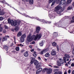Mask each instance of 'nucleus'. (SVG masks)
I'll use <instances>...</instances> for the list:
<instances>
[{"label": "nucleus", "instance_id": "9d476101", "mask_svg": "<svg viewBox=\"0 0 74 74\" xmlns=\"http://www.w3.org/2000/svg\"><path fill=\"white\" fill-rule=\"evenodd\" d=\"M57 0H49V3H52V1H53V2L52 3V4L51 5V6H52V5H54V4L56 3Z\"/></svg>", "mask_w": 74, "mask_h": 74}, {"label": "nucleus", "instance_id": "3c124183", "mask_svg": "<svg viewBox=\"0 0 74 74\" xmlns=\"http://www.w3.org/2000/svg\"><path fill=\"white\" fill-rule=\"evenodd\" d=\"M23 4H25V1H24V0H23Z\"/></svg>", "mask_w": 74, "mask_h": 74}, {"label": "nucleus", "instance_id": "4d7b16f0", "mask_svg": "<svg viewBox=\"0 0 74 74\" xmlns=\"http://www.w3.org/2000/svg\"><path fill=\"white\" fill-rule=\"evenodd\" d=\"M29 47L30 48H32V46H29Z\"/></svg>", "mask_w": 74, "mask_h": 74}, {"label": "nucleus", "instance_id": "69168bd1", "mask_svg": "<svg viewBox=\"0 0 74 74\" xmlns=\"http://www.w3.org/2000/svg\"><path fill=\"white\" fill-rule=\"evenodd\" d=\"M26 1L27 2H28L29 1V0H26Z\"/></svg>", "mask_w": 74, "mask_h": 74}, {"label": "nucleus", "instance_id": "aec40b11", "mask_svg": "<svg viewBox=\"0 0 74 74\" xmlns=\"http://www.w3.org/2000/svg\"><path fill=\"white\" fill-rule=\"evenodd\" d=\"M24 56H25V57L28 56V55H29V54H28V51H26L25 53H24Z\"/></svg>", "mask_w": 74, "mask_h": 74}, {"label": "nucleus", "instance_id": "6e6552de", "mask_svg": "<svg viewBox=\"0 0 74 74\" xmlns=\"http://www.w3.org/2000/svg\"><path fill=\"white\" fill-rule=\"evenodd\" d=\"M35 60V58H33L32 59V60L31 61L30 63L31 64H30V66H29V67H31V68H33V65H32V64H33V62L34 63V62Z\"/></svg>", "mask_w": 74, "mask_h": 74}, {"label": "nucleus", "instance_id": "13d9d810", "mask_svg": "<svg viewBox=\"0 0 74 74\" xmlns=\"http://www.w3.org/2000/svg\"><path fill=\"white\" fill-rule=\"evenodd\" d=\"M65 66H66L67 67V66H68V64H65Z\"/></svg>", "mask_w": 74, "mask_h": 74}, {"label": "nucleus", "instance_id": "79ce46f5", "mask_svg": "<svg viewBox=\"0 0 74 74\" xmlns=\"http://www.w3.org/2000/svg\"><path fill=\"white\" fill-rule=\"evenodd\" d=\"M3 33H6V29H5L3 31Z\"/></svg>", "mask_w": 74, "mask_h": 74}, {"label": "nucleus", "instance_id": "c756f323", "mask_svg": "<svg viewBox=\"0 0 74 74\" xmlns=\"http://www.w3.org/2000/svg\"><path fill=\"white\" fill-rule=\"evenodd\" d=\"M72 0H67V4H70V3H71Z\"/></svg>", "mask_w": 74, "mask_h": 74}, {"label": "nucleus", "instance_id": "5701e85b", "mask_svg": "<svg viewBox=\"0 0 74 74\" xmlns=\"http://www.w3.org/2000/svg\"><path fill=\"white\" fill-rule=\"evenodd\" d=\"M53 37H57L58 36V33L56 32H54L53 34Z\"/></svg>", "mask_w": 74, "mask_h": 74}, {"label": "nucleus", "instance_id": "0e129e2a", "mask_svg": "<svg viewBox=\"0 0 74 74\" xmlns=\"http://www.w3.org/2000/svg\"><path fill=\"white\" fill-rule=\"evenodd\" d=\"M58 1H60V2L61 3V1H62V0H58Z\"/></svg>", "mask_w": 74, "mask_h": 74}, {"label": "nucleus", "instance_id": "49530a36", "mask_svg": "<svg viewBox=\"0 0 74 74\" xmlns=\"http://www.w3.org/2000/svg\"><path fill=\"white\" fill-rule=\"evenodd\" d=\"M68 72L69 74H70V73H71V70H70V69L69 70H68Z\"/></svg>", "mask_w": 74, "mask_h": 74}, {"label": "nucleus", "instance_id": "a18cd8bd", "mask_svg": "<svg viewBox=\"0 0 74 74\" xmlns=\"http://www.w3.org/2000/svg\"><path fill=\"white\" fill-rule=\"evenodd\" d=\"M47 36H48V35H47V34H45V36H43V37H44L45 38H46V37H47Z\"/></svg>", "mask_w": 74, "mask_h": 74}, {"label": "nucleus", "instance_id": "bb28decb", "mask_svg": "<svg viewBox=\"0 0 74 74\" xmlns=\"http://www.w3.org/2000/svg\"><path fill=\"white\" fill-rule=\"evenodd\" d=\"M4 48L6 51H7L8 49V47L6 46H4Z\"/></svg>", "mask_w": 74, "mask_h": 74}, {"label": "nucleus", "instance_id": "052dcab7", "mask_svg": "<svg viewBox=\"0 0 74 74\" xmlns=\"http://www.w3.org/2000/svg\"><path fill=\"white\" fill-rule=\"evenodd\" d=\"M54 67H55V68H58V67L57 66H54Z\"/></svg>", "mask_w": 74, "mask_h": 74}, {"label": "nucleus", "instance_id": "c03bdc74", "mask_svg": "<svg viewBox=\"0 0 74 74\" xmlns=\"http://www.w3.org/2000/svg\"><path fill=\"white\" fill-rule=\"evenodd\" d=\"M3 19V18L2 17H0V21H2Z\"/></svg>", "mask_w": 74, "mask_h": 74}, {"label": "nucleus", "instance_id": "6e6d98bb", "mask_svg": "<svg viewBox=\"0 0 74 74\" xmlns=\"http://www.w3.org/2000/svg\"><path fill=\"white\" fill-rule=\"evenodd\" d=\"M1 10V6L0 5V11Z\"/></svg>", "mask_w": 74, "mask_h": 74}, {"label": "nucleus", "instance_id": "f704fd0d", "mask_svg": "<svg viewBox=\"0 0 74 74\" xmlns=\"http://www.w3.org/2000/svg\"><path fill=\"white\" fill-rule=\"evenodd\" d=\"M72 19L73 20L71 21V23H73V22H74V16L72 17Z\"/></svg>", "mask_w": 74, "mask_h": 74}, {"label": "nucleus", "instance_id": "ea45409f", "mask_svg": "<svg viewBox=\"0 0 74 74\" xmlns=\"http://www.w3.org/2000/svg\"><path fill=\"white\" fill-rule=\"evenodd\" d=\"M63 2L62 3L60 4V5H63V4H65V1H63Z\"/></svg>", "mask_w": 74, "mask_h": 74}, {"label": "nucleus", "instance_id": "58836bf2", "mask_svg": "<svg viewBox=\"0 0 74 74\" xmlns=\"http://www.w3.org/2000/svg\"><path fill=\"white\" fill-rule=\"evenodd\" d=\"M18 46H20V47H23V45L22 44H18Z\"/></svg>", "mask_w": 74, "mask_h": 74}, {"label": "nucleus", "instance_id": "5fc2aeb1", "mask_svg": "<svg viewBox=\"0 0 74 74\" xmlns=\"http://www.w3.org/2000/svg\"><path fill=\"white\" fill-rule=\"evenodd\" d=\"M38 59H39V60H41V58H40V57H38Z\"/></svg>", "mask_w": 74, "mask_h": 74}, {"label": "nucleus", "instance_id": "f8f14e48", "mask_svg": "<svg viewBox=\"0 0 74 74\" xmlns=\"http://www.w3.org/2000/svg\"><path fill=\"white\" fill-rule=\"evenodd\" d=\"M42 69L41 68H39L38 69L36 72V74H38L40 73H41L42 71Z\"/></svg>", "mask_w": 74, "mask_h": 74}, {"label": "nucleus", "instance_id": "0eeeda50", "mask_svg": "<svg viewBox=\"0 0 74 74\" xmlns=\"http://www.w3.org/2000/svg\"><path fill=\"white\" fill-rule=\"evenodd\" d=\"M54 25H56L57 27H62V28H64V25H61V23L59 24L56 23L55 24H54Z\"/></svg>", "mask_w": 74, "mask_h": 74}, {"label": "nucleus", "instance_id": "1a4fd4ad", "mask_svg": "<svg viewBox=\"0 0 74 74\" xmlns=\"http://www.w3.org/2000/svg\"><path fill=\"white\" fill-rule=\"evenodd\" d=\"M48 50L47 49H43V50L41 51V52L40 53V55H43V53H46L47 51H48Z\"/></svg>", "mask_w": 74, "mask_h": 74}, {"label": "nucleus", "instance_id": "8fccbe9b", "mask_svg": "<svg viewBox=\"0 0 74 74\" xmlns=\"http://www.w3.org/2000/svg\"><path fill=\"white\" fill-rule=\"evenodd\" d=\"M32 44H35V42L34 41H33L32 42Z\"/></svg>", "mask_w": 74, "mask_h": 74}, {"label": "nucleus", "instance_id": "393cba45", "mask_svg": "<svg viewBox=\"0 0 74 74\" xmlns=\"http://www.w3.org/2000/svg\"><path fill=\"white\" fill-rule=\"evenodd\" d=\"M4 14V12H3V10L0 11V15H3Z\"/></svg>", "mask_w": 74, "mask_h": 74}, {"label": "nucleus", "instance_id": "4468645a", "mask_svg": "<svg viewBox=\"0 0 74 74\" xmlns=\"http://www.w3.org/2000/svg\"><path fill=\"white\" fill-rule=\"evenodd\" d=\"M42 64V63L41 62H40L38 63V64L37 66H36V69H38V68L40 67L41 66V65Z\"/></svg>", "mask_w": 74, "mask_h": 74}, {"label": "nucleus", "instance_id": "bf43d9fd", "mask_svg": "<svg viewBox=\"0 0 74 74\" xmlns=\"http://www.w3.org/2000/svg\"><path fill=\"white\" fill-rule=\"evenodd\" d=\"M65 60H66V61H69V59H67L66 60L65 59Z\"/></svg>", "mask_w": 74, "mask_h": 74}, {"label": "nucleus", "instance_id": "4c0bfd02", "mask_svg": "<svg viewBox=\"0 0 74 74\" xmlns=\"http://www.w3.org/2000/svg\"><path fill=\"white\" fill-rule=\"evenodd\" d=\"M56 12L58 14H60V13H61V12L59 11V10H57V11H56Z\"/></svg>", "mask_w": 74, "mask_h": 74}, {"label": "nucleus", "instance_id": "37998d69", "mask_svg": "<svg viewBox=\"0 0 74 74\" xmlns=\"http://www.w3.org/2000/svg\"><path fill=\"white\" fill-rule=\"evenodd\" d=\"M57 50L58 51H59V46L58 45H57Z\"/></svg>", "mask_w": 74, "mask_h": 74}, {"label": "nucleus", "instance_id": "20e7f679", "mask_svg": "<svg viewBox=\"0 0 74 74\" xmlns=\"http://www.w3.org/2000/svg\"><path fill=\"white\" fill-rule=\"evenodd\" d=\"M64 60L63 59H60L57 61V64L59 66H60L61 65L64 63V61L65 62V57H64Z\"/></svg>", "mask_w": 74, "mask_h": 74}, {"label": "nucleus", "instance_id": "dca6fc26", "mask_svg": "<svg viewBox=\"0 0 74 74\" xmlns=\"http://www.w3.org/2000/svg\"><path fill=\"white\" fill-rule=\"evenodd\" d=\"M40 30V28L39 27H36V33H38Z\"/></svg>", "mask_w": 74, "mask_h": 74}, {"label": "nucleus", "instance_id": "2eb2a0df", "mask_svg": "<svg viewBox=\"0 0 74 74\" xmlns=\"http://www.w3.org/2000/svg\"><path fill=\"white\" fill-rule=\"evenodd\" d=\"M56 51L54 50H53L51 51V55H53V56H54L55 55H56Z\"/></svg>", "mask_w": 74, "mask_h": 74}, {"label": "nucleus", "instance_id": "a19ab883", "mask_svg": "<svg viewBox=\"0 0 74 74\" xmlns=\"http://www.w3.org/2000/svg\"><path fill=\"white\" fill-rule=\"evenodd\" d=\"M4 27L5 28V29H6L7 30L8 29V27L7 25H5Z\"/></svg>", "mask_w": 74, "mask_h": 74}, {"label": "nucleus", "instance_id": "f257e3e1", "mask_svg": "<svg viewBox=\"0 0 74 74\" xmlns=\"http://www.w3.org/2000/svg\"><path fill=\"white\" fill-rule=\"evenodd\" d=\"M42 36H43L42 34H37L36 36L33 35L32 36V34H29L27 37V40L28 42H31L32 40H34L35 41H36L37 39L39 40L41 38Z\"/></svg>", "mask_w": 74, "mask_h": 74}, {"label": "nucleus", "instance_id": "7c9ffc66", "mask_svg": "<svg viewBox=\"0 0 74 74\" xmlns=\"http://www.w3.org/2000/svg\"><path fill=\"white\" fill-rule=\"evenodd\" d=\"M15 50L16 51H19V47H17L15 48Z\"/></svg>", "mask_w": 74, "mask_h": 74}, {"label": "nucleus", "instance_id": "ddd939ff", "mask_svg": "<svg viewBox=\"0 0 74 74\" xmlns=\"http://www.w3.org/2000/svg\"><path fill=\"white\" fill-rule=\"evenodd\" d=\"M52 69H49L47 70V74H51L52 73Z\"/></svg>", "mask_w": 74, "mask_h": 74}, {"label": "nucleus", "instance_id": "a211bd4d", "mask_svg": "<svg viewBox=\"0 0 74 74\" xmlns=\"http://www.w3.org/2000/svg\"><path fill=\"white\" fill-rule=\"evenodd\" d=\"M0 2L1 3H3V4H4V3H5V4L6 5H9V4H8L7 3H6L5 2V1H2L1 0H0Z\"/></svg>", "mask_w": 74, "mask_h": 74}, {"label": "nucleus", "instance_id": "423d86ee", "mask_svg": "<svg viewBox=\"0 0 74 74\" xmlns=\"http://www.w3.org/2000/svg\"><path fill=\"white\" fill-rule=\"evenodd\" d=\"M62 8V7L60 6V5H58L55 8V11H57L58 10H61Z\"/></svg>", "mask_w": 74, "mask_h": 74}, {"label": "nucleus", "instance_id": "412c9836", "mask_svg": "<svg viewBox=\"0 0 74 74\" xmlns=\"http://www.w3.org/2000/svg\"><path fill=\"white\" fill-rule=\"evenodd\" d=\"M15 26V28L14 30L16 32H18L19 30V27L18 26Z\"/></svg>", "mask_w": 74, "mask_h": 74}, {"label": "nucleus", "instance_id": "b1692460", "mask_svg": "<svg viewBox=\"0 0 74 74\" xmlns=\"http://www.w3.org/2000/svg\"><path fill=\"white\" fill-rule=\"evenodd\" d=\"M43 45H44V42L43 41H42L40 43V45L41 47H42Z\"/></svg>", "mask_w": 74, "mask_h": 74}, {"label": "nucleus", "instance_id": "c85d7f7f", "mask_svg": "<svg viewBox=\"0 0 74 74\" xmlns=\"http://www.w3.org/2000/svg\"><path fill=\"white\" fill-rule=\"evenodd\" d=\"M33 56L34 57H36L37 56V54L36 53V51H34V54H33Z\"/></svg>", "mask_w": 74, "mask_h": 74}, {"label": "nucleus", "instance_id": "e2e57ef3", "mask_svg": "<svg viewBox=\"0 0 74 74\" xmlns=\"http://www.w3.org/2000/svg\"><path fill=\"white\" fill-rule=\"evenodd\" d=\"M72 5L73 6H74V2L72 3Z\"/></svg>", "mask_w": 74, "mask_h": 74}, {"label": "nucleus", "instance_id": "338daca9", "mask_svg": "<svg viewBox=\"0 0 74 74\" xmlns=\"http://www.w3.org/2000/svg\"><path fill=\"white\" fill-rule=\"evenodd\" d=\"M70 61H69V62H68V64H69V63H70Z\"/></svg>", "mask_w": 74, "mask_h": 74}, {"label": "nucleus", "instance_id": "9b49d317", "mask_svg": "<svg viewBox=\"0 0 74 74\" xmlns=\"http://www.w3.org/2000/svg\"><path fill=\"white\" fill-rule=\"evenodd\" d=\"M49 16L51 19H53L55 18V14L52 13L51 14H49Z\"/></svg>", "mask_w": 74, "mask_h": 74}, {"label": "nucleus", "instance_id": "864d4df0", "mask_svg": "<svg viewBox=\"0 0 74 74\" xmlns=\"http://www.w3.org/2000/svg\"><path fill=\"white\" fill-rule=\"evenodd\" d=\"M31 52H33L34 51V49H32V50H31Z\"/></svg>", "mask_w": 74, "mask_h": 74}, {"label": "nucleus", "instance_id": "c9c22d12", "mask_svg": "<svg viewBox=\"0 0 74 74\" xmlns=\"http://www.w3.org/2000/svg\"><path fill=\"white\" fill-rule=\"evenodd\" d=\"M72 9V6H69L67 8V10H71Z\"/></svg>", "mask_w": 74, "mask_h": 74}, {"label": "nucleus", "instance_id": "680f3d73", "mask_svg": "<svg viewBox=\"0 0 74 74\" xmlns=\"http://www.w3.org/2000/svg\"><path fill=\"white\" fill-rule=\"evenodd\" d=\"M72 74H74V70L72 71Z\"/></svg>", "mask_w": 74, "mask_h": 74}, {"label": "nucleus", "instance_id": "473e14b6", "mask_svg": "<svg viewBox=\"0 0 74 74\" xmlns=\"http://www.w3.org/2000/svg\"><path fill=\"white\" fill-rule=\"evenodd\" d=\"M1 25L0 24V32H1L3 30V27H1Z\"/></svg>", "mask_w": 74, "mask_h": 74}, {"label": "nucleus", "instance_id": "f3484780", "mask_svg": "<svg viewBox=\"0 0 74 74\" xmlns=\"http://www.w3.org/2000/svg\"><path fill=\"white\" fill-rule=\"evenodd\" d=\"M10 38V36H6L5 37L3 38V41H6L7 40V38Z\"/></svg>", "mask_w": 74, "mask_h": 74}, {"label": "nucleus", "instance_id": "72a5a7b5", "mask_svg": "<svg viewBox=\"0 0 74 74\" xmlns=\"http://www.w3.org/2000/svg\"><path fill=\"white\" fill-rule=\"evenodd\" d=\"M52 45L53 46L55 47L56 46V43L55 42H53L52 44Z\"/></svg>", "mask_w": 74, "mask_h": 74}, {"label": "nucleus", "instance_id": "09e8293b", "mask_svg": "<svg viewBox=\"0 0 74 74\" xmlns=\"http://www.w3.org/2000/svg\"><path fill=\"white\" fill-rule=\"evenodd\" d=\"M72 53V54H73V55H74V49H73Z\"/></svg>", "mask_w": 74, "mask_h": 74}, {"label": "nucleus", "instance_id": "6ab92c4d", "mask_svg": "<svg viewBox=\"0 0 74 74\" xmlns=\"http://www.w3.org/2000/svg\"><path fill=\"white\" fill-rule=\"evenodd\" d=\"M34 64L36 66H38V62L37 60H35V61H34Z\"/></svg>", "mask_w": 74, "mask_h": 74}, {"label": "nucleus", "instance_id": "de8ad7c7", "mask_svg": "<svg viewBox=\"0 0 74 74\" xmlns=\"http://www.w3.org/2000/svg\"><path fill=\"white\" fill-rule=\"evenodd\" d=\"M71 66L72 67H74V63H72L71 65Z\"/></svg>", "mask_w": 74, "mask_h": 74}, {"label": "nucleus", "instance_id": "f03ea898", "mask_svg": "<svg viewBox=\"0 0 74 74\" xmlns=\"http://www.w3.org/2000/svg\"><path fill=\"white\" fill-rule=\"evenodd\" d=\"M8 23H10L12 26H18L19 24L21 23V21L18 20H15L14 21L13 20H11V19H9L8 20Z\"/></svg>", "mask_w": 74, "mask_h": 74}, {"label": "nucleus", "instance_id": "2f4dec72", "mask_svg": "<svg viewBox=\"0 0 74 74\" xmlns=\"http://www.w3.org/2000/svg\"><path fill=\"white\" fill-rule=\"evenodd\" d=\"M45 57H48L49 56V53H47L45 55Z\"/></svg>", "mask_w": 74, "mask_h": 74}, {"label": "nucleus", "instance_id": "cd10ccee", "mask_svg": "<svg viewBox=\"0 0 74 74\" xmlns=\"http://www.w3.org/2000/svg\"><path fill=\"white\" fill-rule=\"evenodd\" d=\"M65 58L67 59V58H70V56L67 54H65Z\"/></svg>", "mask_w": 74, "mask_h": 74}, {"label": "nucleus", "instance_id": "e433bc0d", "mask_svg": "<svg viewBox=\"0 0 74 74\" xmlns=\"http://www.w3.org/2000/svg\"><path fill=\"white\" fill-rule=\"evenodd\" d=\"M48 69L47 68H44V69H43V72H45V71H47V70H48Z\"/></svg>", "mask_w": 74, "mask_h": 74}, {"label": "nucleus", "instance_id": "774afa93", "mask_svg": "<svg viewBox=\"0 0 74 74\" xmlns=\"http://www.w3.org/2000/svg\"><path fill=\"white\" fill-rule=\"evenodd\" d=\"M49 66H50V67H51V66H51V65H50V64H49Z\"/></svg>", "mask_w": 74, "mask_h": 74}, {"label": "nucleus", "instance_id": "a878e982", "mask_svg": "<svg viewBox=\"0 0 74 74\" xmlns=\"http://www.w3.org/2000/svg\"><path fill=\"white\" fill-rule=\"evenodd\" d=\"M22 35V32H19L17 34V37H20Z\"/></svg>", "mask_w": 74, "mask_h": 74}, {"label": "nucleus", "instance_id": "4be33fe9", "mask_svg": "<svg viewBox=\"0 0 74 74\" xmlns=\"http://www.w3.org/2000/svg\"><path fill=\"white\" fill-rule=\"evenodd\" d=\"M29 3L30 4H33L34 3V0H29Z\"/></svg>", "mask_w": 74, "mask_h": 74}, {"label": "nucleus", "instance_id": "603ef678", "mask_svg": "<svg viewBox=\"0 0 74 74\" xmlns=\"http://www.w3.org/2000/svg\"><path fill=\"white\" fill-rule=\"evenodd\" d=\"M25 51L24 50H21V52L22 53L23 52Z\"/></svg>", "mask_w": 74, "mask_h": 74}, {"label": "nucleus", "instance_id": "39448f33", "mask_svg": "<svg viewBox=\"0 0 74 74\" xmlns=\"http://www.w3.org/2000/svg\"><path fill=\"white\" fill-rule=\"evenodd\" d=\"M26 36L25 34H23V35H22L21 38H20V42L21 43L24 42V41H25V38H26Z\"/></svg>", "mask_w": 74, "mask_h": 74}, {"label": "nucleus", "instance_id": "7ed1b4c3", "mask_svg": "<svg viewBox=\"0 0 74 74\" xmlns=\"http://www.w3.org/2000/svg\"><path fill=\"white\" fill-rule=\"evenodd\" d=\"M24 16L26 17H28V18H31V19H36L37 20H38L39 21H40L41 22H43L45 24H46V23H51V21H45L44 20H41L39 18H38V17H36V18L34 17H31L25 14L24 15Z\"/></svg>", "mask_w": 74, "mask_h": 74}]
</instances>
